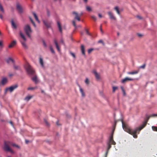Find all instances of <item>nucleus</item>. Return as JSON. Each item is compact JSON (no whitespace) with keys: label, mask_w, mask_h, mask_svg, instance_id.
I'll return each instance as SVG.
<instances>
[{"label":"nucleus","mask_w":157,"mask_h":157,"mask_svg":"<svg viewBox=\"0 0 157 157\" xmlns=\"http://www.w3.org/2000/svg\"><path fill=\"white\" fill-rule=\"evenodd\" d=\"M29 19H30V20L31 21V22H32V23L33 24V26L35 27H36V25L35 23L33 21V20H32V19L31 18V17H29Z\"/></svg>","instance_id":"32"},{"label":"nucleus","mask_w":157,"mask_h":157,"mask_svg":"<svg viewBox=\"0 0 157 157\" xmlns=\"http://www.w3.org/2000/svg\"><path fill=\"white\" fill-rule=\"evenodd\" d=\"M13 67L14 69L15 70H19L20 68V67H19L17 66H16L15 65H14L13 66Z\"/></svg>","instance_id":"33"},{"label":"nucleus","mask_w":157,"mask_h":157,"mask_svg":"<svg viewBox=\"0 0 157 157\" xmlns=\"http://www.w3.org/2000/svg\"><path fill=\"white\" fill-rule=\"evenodd\" d=\"M41 92H42V93H43V92H44V91L43 90H42V91H41Z\"/></svg>","instance_id":"64"},{"label":"nucleus","mask_w":157,"mask_h":157,"mask_svg":"<svg viewBox=\"0 0 157 157\" xmlns=\"http://www.w3.org/2000/svg\"><path fill=\"white\" fill-rule=\"evenodd\" d=\"M54 42L55 44L56 48L57 49L58 51L59 52L60 51V49L58 45V43L57 42V40L56 39H54Z\"/></svg>","instance_id":"13"},{"label":"nucleus","mask_w":157,"mask_h":157,"mask_svg":"<svg viewBox=\"0 0 157 157\" xmlns=\"http://www.w3.org/2000/svg\"><path fill=\"white\" fill-rule=\"evenodd\" d=\"M154 82L153 81H151L149 82H148V83H151V84H153L154 83Z\"/></svg>","instance_id":"55"},{"label":"nucleus","mask_w":157,"mask_h":157,"mask_svg":"<svg viewBox=\"0 0 157 157\" xmlns=\"http://www.w3.org/2000/svg\"><path fill=\"white\" fill-rule=\"evenodd\" d=\"M29 142V141L28 140H25V143H26V144H28Z\"/></svg>","instance_id":"60"},{"label":"nucleus","mask_w":157,"mask_h":157,"mask_svg":"<svg viewBox=\"0 0 157 157\" xmlns=\"http://www.w3.org/2000/svg\"><path fill=\"white\" fill-rule=\"evenodd\" d=\"M147 122V118H146L142 125L136 128L135 129H132L128 124L124 123L122 120V126L124 130L129 134L132 135L135 138H136L137 137V134H139L141 130L146 126Z\"/></svg>","instance_id":"1"},{"label":"nucleus","mask_w":157,"mask_h":157,"mask_svg":"<svg viewBox=\"0 0 157 157\" xmlns=\"http://www.w3.org/2000/svg\"><path fill=\"white\" fill-rule=\"evenodd\" d=\"M137 35L140 38H141L144 35L142 34H140L139 33H136Z\"/></svg>","instance_id":"35"},{"label":"nucleus","mask_w":157,"mask_h":157,"mask_svg":"<svg viewBox=\"0 0 157 157\" xmlns=\"http://www.w3.org/2000/svg\"><path fill=\"white\" fill-rule=\"evenodd\" d=\"M13 74H11V73H10V74H9V76L10 77H11L12 76H13Z\"/></svg>","instance_id":"54"},{"label":"nucleus","mask_w":157,"mask_h":157,"mask_svg":"<svg viewBox=\"0 0 157 157\" xmlns=\"http://www.w3.org/2000/svg\"><path fill=\"white\" fill-rule=\"evenodd\" d=\"M93 73L94 74L97 79L99 80L100 79V76L99 75L97 72L95 70H94L93 71Z\"/></svg>","instance_id":"14"},{"label":"nucleus","mask_w":157,"mask_h":157,"mask_svg":"<svg viewBox=\"0 0 157 157\" xmlns=\"http://www.w3.org/2000/svg\"><path fill=\"white\" fill-rule=\"evenodd\" d=\"M81 51L82 54L84 55H85V48L84 46L82 44L81 46Z\"/></svg>","instance_id":"16"},{"label":"nucleus","mask_w":157,"mask_h":157,"mask_svg":"<svg viewBox=\"0 0 157 157\" xmlns=\"http://www.w3.org/2000/svg\"><path fill=\"white\" fill-rule=\"evenodd\" d=\"M9 142L10 143V145H12L13 146L15 147L18 148H20V147L18 145L14 143H12L10 141H9Z\"/></svg>","instance_id":"24"},{"label":"nucleus","mask_w":157,"mask_h":157,"mask_svg":"<svg viewBox=\"0 0 157 157\" xmlns=\"http://www.w3.org/2000/svg\"><path fill=\"white\" fill-rule=\"evenodd\" d=\"M146 65L145 64H144L142 66H141L139 68H142V69H144Z\"/></svg>","instance_id":"42"},{"label":"nucleus","mask_w":157,"mask_h":157,"mask_svg":"<svg viewBox=\"0 0 157 157\" xmlns=\"http://www.w3.org/2000/svg\"><path fill=\"white\" fill-rule=\"evenodd\" d=\"M60 42L62 44H64V41L63 39H61L60 40Z\"/></svg>","instance_id":"51"},{"label":"nucleus","mask_w":157,"mask_h":157,"mask_svg":"<svg viewBox=\"0 0 157 157\" xmlns=\"http://www.w3.org/2000/svg\"><path fill=\"white\" fill-rule=\"evenodd\" d=\"M47 14L48 16H50V12L48 10H47Z\"/></svg>","instance_id":"50"},{"label":"nucleus","mask_w":157,"mask_h":157,"mask_svg":"<svg viewBox=\"0 0 157 157\" xmlns=\"http://www.w3.org/2000/svg\"><path fill=\"white\" fill-rule=\"evenodd\" d=\"M94 49L93 48H90L88 50V53H90Z\"/></svg>","instance_id":"40"},{"label":"nucleus","mask_w":157,"mask_h":157,"mask_svg":"<svg viewBox=\"0 0 157 157\" xmlns=\"http://www.w3.org/2000/svg\"><path fill=\"white\" fill-rule=\"evenodd\" d=\"M108 14L111 19H113L114 20L116 19V18L114 17L113 13L111 12H108Z\"/></svg>","instance_id":"18"},{"label":"nucleus","mask_w":157,"mask_h":157,"mask_svg":"<svg viewBox=\"0 0 157 157\" xmlns=\"http://www.w3.org/2000/svg\"><path fill=\"white\" fill-rule=\"evenodd\" d=\"M72 14L75 16V19H76L79 21H80V17L81 15H82V13H81V14H78L77 12H76L73 11L72 12Z\"/></svg>","instance_id":"6"},{"label":"nucleus","mask_w":157,"mask_h":157,"mask_svg":"<svg viewBox=\"0 0 157 157\" xmlns=\"http://www.w3.org/2000/svg\"><path fill=\"white\" fill-rule=\"evenodd\" d=\"M56 124L57 125H59V124H58V121H57V122H56Z\"/></svg>","instance_id":"63"},{"label":"nucleus","mask_w":157,"mask_h":157,"mask_svg":"<svg viewBox=\"0 0 157 157\" xmlns=\"http://www.w3.org/2000/svg\"><path fill=\"white\" fill-rule=\"evenodd\" d=\"M70 54L74 58H75V55L74 53L72 52H71Z\"/></svg>","instance_id":"48"},{"label":"nucleus","mask_w":157,"mask_h":157,"mask_svg":"<svg viewBox=\"0 0 157 157\" xmlns=\"http://www.w3.org/2000/svg\"><path fill=\"white\" fill-rule=\"evenodd\" d=\"M137 17L139 19H141L142 18L139 15L137 16Z\"/></svg>","instance_id":"53"},{"label":"nucleus","mask_w":157,"mask_h":157,"mask_svg":"<svg viewBox=\"0 0 157 157\" xmlns=\"http://www.w3.org/2000/svg\"><path fill=\"white\" fill-rule=\"evenodd\" d=\"M133 80V78L127 77L124 78L122 79L121 82L122 83H124L128 81H132Z\"/></svg>","instance_id":"9"},{"label":"nucleus","mask_w":157,"mask_h":157,"mask_svg":"<svg viewBox=\"0 0 157 157\" xmlns=\"http://www.w3.org/2000/svg\"><path fill=\"white\" fill-rule=\"evenodd\" d=\"M114 9L117 12V13L118 14L120 15V11L119 10V9H118V7L117 6L115 7L114 8Z\"/></svg>","instance_id":"27"},{"label":"nucleus","mask_w":157,"mask_h":157,"mask_svg":"<svg viewBox=\"0 0 157 157\" xmlns=\"http://www.w3.org/2000/svg\"><path fill=\"white\" fill-rule=\"evenodd\" d=\"M50 49L52 53H55L54 51L52 46L50 47Z\"/></svg>","instance_id":"44"},{"label":"nucleus","mask_w":157,"mask_h":157,"mask_svg":"<svg viewBox=\"0 0 157 157\" xmlns=\"http://www.w3.org/2000/svg\"><path fill=\"white\" fill-rule=\"evenodd\" d=\"M18 87V85L16 84L12 86L9 88H6V91L9 90L10 92L13 91L14 89L17 88Z\"/></svg>","instance_id":"8"},{"label":"nucleus","mask_w":157,"mask_h":157,"mask_svg":"<svg viewBox=\"0 0 157 157\" xmlns=\"http://www.w3.org/2000/svg\"><path fill=\"white\" fill-rule=\"evenodd\" d=\"M20 35L21 38H22L24 40V41L21 42L22 45L25 48H27V46L25 43V41H26V38H25L24 35L21 32H20Z\"/></svg>","instance_id":"5"},{"label":"nucleus","mask_w":157,"mask_h":157,"mask_svg":"<svg viewBox=\"0 0 157 157\" xmlns=\"http://www.w3.org/2000/svg\"><path fill=\"white\" fill-rule=\"evenodd\" d=\"M10 143L9 141H5L4 143V149L6 151H10L12 153H14V152L9 147Z\"/></svg>","instance_id":"3"},{"label":"nucleus","mask_w":157,"mask_h":157,"mask_svg":"<svg viewBox=\"0 0 157 157\" xmlns=\"http://www.w3.org/2000/svg\"><path fill=\"white\" fill-rule=\"evenodd\" d=\"M17 42L15 40H13L9 46V48H11L14 46L16 44Z\"/></svg>","instance_id":"15"},{"label":"nucleus","mask_w":157,"mask_h":157,"mask_svg":"<svg viewBox=\"0 0 157 157\" xmlns=\"http://www.w3.org/2000/svg\"><path fill=\"white\" fill-rule=\"evenodd\" d=\"M44 121L47 126H48L49 125V123H48V122L46 119H44Z\"/></svg>","instance_id":"46"},{"label":"nucleus","mask_w":157,"mask_h":157,"mask_svg":"<svg viewBox=\"0 0 157 157\" xmlns=\"http://www.w3.org/2000/svg\"><path fill=\"white\" fill-rule=\"evenodd\" d=\"M152 128L153 130L157 132V127L156 126H152Z\"/></svg>","instance_id":"36"},{"label":"nucleus","mask_w":157,"mask_h":157,"mask_svg":"<svg viewBox=\"0 0 157 157\" xmlns=\"http://www.w3.org/2000/svg\"><path fill=\"white\" fill-rule=\"evenodd\" d=\"M0 18L2 20H3V16L1 14H0Z\"/></svg>","instance_id":"52"},{"label":"nucleus","mask_w":157,"mask_h":157,"mask_svg":"<svg viewBox=\"0 0 157 157\" xmlns=\"http://www.w3.org/2000/svg\"><path fill=\"white\" fill-rule=\"evenodd\" d=\"M121 90H122V92L123 93V95H124L125 96L126 95V93H125V91L124 90L123 87V86H121Z\"/></svg>","instance_id":"31"},{"label":"nucleus","mask_w":157,"mask_h":157,"mask_svg":"<svg viewBox=\"0 0 157 157\" xmlns=\"http://www.w3.org/2000/svg\"><path fill=\"white\" fill-rule=\"evenodd\" d=\"M11 24L12 26V27L15 29H16L17 28V26L16 24L14 23L13 20H12L11 21Z\"/></svg>","instance_id":"21"},{"label":"nucleus","mask_w":157,"mask_h":157,"mask_svg":"<svg viewBox=\"0 0 157 157\" xmlns=\"http://www.w3.org/2000/svg\"><path fill=\"white\" fill-rule=\"evenodd\" d=\"M102 42H103V41L102 40H100L99 41V43H102Z\"/></svg>","instance_id":"62"},{"label":"nucleus","mask_w":157,"mask_h":157,"mask_svg":"<svg viewBox=\"0 0 157 157\" xmlns=\"http://www.w3.org/2000/svg\"><path fill=\"white\" fill-rule=\"evenodd\" d=\"M108 151H109V150H107L105 153V157H107L108 153Z\"/></svg>","instance_id":"49"},{"label":"nucleus","mask_w":157,"mask_h":157,"mask_svg":"<svg viewBox=\"0 0 157 157\" xmlns=\"http://www.w3.org/2000/svg\"><path fill=\"white\" fill-rule=\"evenodd\" d=\"M114 129H115L113 128V130L112 133L110 137L109 141L108 142L109 143H110L111 145L113 144V145H114L116 144V143L113 140V134L114 131Z\"/></svg>","instance_id":"7"},{"label":"nucleus","mask_w":157,"mask_h":157,"mask_svg":"<svg viewBox=\"0 0 157 157\" xmlns=\"http://www.w3.org/2000/svg\"><path fill=\"white\" fill-rule=\"evenodd\" d=\"M85 31L87 33V34H88V35H90V33H89V31L88 29H85Z\"/></svg>","instance_id":"45"},{"label":"nucleus","mask_w":157,"mask_h":157,"mask_svg":"<svg viewBox=\"0 0 157 157\" xmlns=\"http://www.w3.org/2000/svg\"><path fill=\"white\" fill-rule=\"evenodd\" d=\"M118 88L116 86H113V93L115 92V90L117 89Z\"/></svg>","instance_id":"34"},{"label":"nucleus","mask_w":157,"mask_h":157,"mask_svg":"<svg viewBox=\"0 0 157 157\" xmlns=\"http://www.w3.org/2000/svg\"><path fill=\"white\" fill-rule=\"evenodd\" d=\"M7 79L6 77H3L1 81V84L3 85L6 84L7 82Z\"/></svg>","instance_id":"12"},{"label":"nucleus","mask_w":157,"mask_h":157,"mask_svg":"<svg viewBox=\"0 0 157 157\" xmlns=\"http://www.w3.org/2000/svg\"><path fill=\"white\" fill-rule=\"evenodd\" d=\"M37 88V87L36 86L35 87H29L27 88V90H34L36 89Z\"/></svg>","instance_id":"30"},{"label":"nucleus","mask_w":157,"mask_h":157,"mask_svg":"<svg viewBox=\"0 0 157 157\" xmlns=\"http://www.w3.org/2000/svg\"><path fill=\"white\" fill-rule=\"evenodd\" d=\"M79 90L80 92L81 93L82 96V97H84L85 96V94L84 93L83 89L80 87Z\"/></svg>","instance_id":"28"},{"label":"nucleus","mask_w":157,"mask_h":157,"mask_svg":"<svg viewBox=\"0 0 157 157\" xmlns=\"http://www.w3.org/2000/svg\"><path fill=\"white\" fill-rule=\"evenodd\" d=\"M157 116V114H154L152 115L151 116H148V117H147L148 120V119H149L150 117H153V116Z\"/></svg>","instance_id":"43"},{"label":"nucleus","mask_w":157,"mask_h":157,"mask_svg":"<svg viewBox=\"0 0 157 157\" xmlns=\"http://www.w3.org/2000/svg\"><path fill=\"white\" fill-rule=\"evenodd\" d=\"M43 22L44 24L47 28H49L51 27V25L52 24V22H48L45 20H43Z\"/></svg>","instance_id":"10"},{"label":"nucleus","mask_w":157,"mask_h":157,"mask_svg":"<svg viewBox=\"0 0 157 157\" xmlns=\"http://www.w3.org/2000/svg\"><path fill=\"white\" fill-rule=\"evenodd\" d=\"M98 16L99 17L101 18L102 17V15L100 13L98 14Z\"/></svg>","instance_id":"58"},{"label":"nucleus","mask_w":157,"mask_h":157,"mask_svg":"<svg viewBox=\"0 0 157 157\" xmlns=\"http://www.w3.org/2000/svg\"><path fill=\"white\" fill-rule=\"evenodd\" d=\"M0 10L3 13L4 12V9L3 8V7H2V5L0 3Z\"/></svg>","instance_id":"38"},{"label":"nucleus","mask_w":157,"mask_h":157,"mask_svg":"<svg viewBox=\"0 0 157 157\" xmlns=\"http://www.w3.org/2000/svg\"><path fill=\"white\" fill-rule=\"evenodd\" d=\"M33 97V96H26L25 98V100L29 101V100H30L32 97Z\"/></svg>","instance_id":"25"},{"label":"nucleus","mask_w":157,"mask_h":157,"mask_svg":"<svg viewBox=\"0 0 157 157\" xmlns=\"http://www.w3.org/2000/svg\"><path fill=\"white\" fill-rule=\"evenodd\" d=\"M16 7L17 9L18 10L19 13H22L23 12V10L22 9L21 6L18 3H17L16 5Z\"/></svg>","instance_id":"11"},{"label":"nucleus","mask_w":157,"mask_h":157,"mask_svg":"<svg viewBox=\"0 0 157 157\" xmlns=\"http://www.w3.org/2000/svg\"><path fill=\"white\" fill-rule=\"evenodd\" d=\"M25 68L27 73L31 75H33L35 73V71L31 66L27 63L25 66Z\"/></svg>","instance_id":"2"},{"label":"nucleus","mask_w":157,"mask_h":157,"mask_svg":"<svg viewBox=\"0 0 157 157\" xmlns=\"http://www.w3.org/2000/svg\"><path fill=\"white\" fill-rule=\"evenodd\" d=\"M57 25L59 31L61 33H62V29L60 23L58 21L57 22Z\"/></svg>","instance_id":"17"},{"label":"nucleus","mask_w":157,"mask_h":157,"mask_svg":"<svg viewBox=\"0 0 157 157\" xmlns=\"http://www.w3.org/2000/svg\"><path fill=\"white\" fill-rule=\"evenodd\" d=\"M84 2L85 3H87L88 1V0H83Z\"/></svg>","instance_id":"61"},{"label":"nucleus","mask_w":157,"mask_h":157,"mask_svg":"<svg viewBox=\"0 0 157 157\" xmlns=\"http://www.w3.org/2000/svg\"><path fill=\"white\" fill-rule=\"evenodd\" d=\"M33 15L35 19L38 22H39V21L38 20V17L36 15V14L34 12H33Z\"/></svg>","instance_id":"29"},{"label":"nucleus","mask_w":157,"mask_h":157,"mask_svg":"<svg viewBox=\"0 0 157 157\" xmlns=\"http://www.w3.org/2000/svg\"><path fill=\"white\" fill-rule=\"evenodd\" d=\"M43 43L45 47H46L47 46V45H46V44L45 42L44 41H43Z\"/></svg>","instance_id":"57"},{"label":"nucleus","mask_w":157,"mask_h":157,"mask_svg":"<svg viewBox=\"0 0 157 157\" xmlns=\"http://www.w3.org/2000/svg\"><path fill=\"white\" fill-rule=\"evenodd\" d=\"M2 46V44L1 41H0V46Z\"/></svg>","instance_id":"59"},{"label":"nucleus","mask_w":157,"mask_h":157,"mask_svg":"<svg viewBox=\"0 0 157 157\" xmlns=\"http://www.w3.org/2000/svg\"><path fill=\"white\" fill-rule=\"evenodd\" d=\"M24 30L26 35L30 38V33L32 32V30L29 25L28 24L25 25L24 27Z\"/></svg>","instance_id":"4"},{"label":"nucleus","mask_w":157,"mask_h":157,"mask_svg":"<svg viewBox=\"0 0 157 157\" xmlns=\"http://www.w3.org/2000/svg\"><path fill=\"white\" fill-rule=\"evenodd\" d=\"M32 79L35 83H37L38 82V81L36 76H34L32 78Z\"/></svg>","instance_id":"23"},{"label":"nucleus","mask_w":157,"mask_h":157,"mask_svg":"<svg viewBox=\"0 0 157 157\" xmlns=\"http://www.w3.org/2000/svg\"><path fill=\"white\" fill-rule=\"evenodd\" d=\"M85 82L87 84H88L89 83V81L87 78L86 79L85 81Z\"/></svg>","instance_id":"47"},{"label":"nucleus","mask_w":157,"mask_h":157,"mask_svg":"<svg viewBox=\"0 0 157 157\" xmlns=\"http://www.w3.org/2000/svg\"><path fill=\"white\" fill-rule=\"evenodd\" d=\"M6 61L7 63H9L10 61H11L13 63L14 62L12 58L10 57L8 58V59H7Z\"/></svg>","instance_id":"22"},{"label":"nucleus","mask_w":157,"mask_h":157,"mask_svg":"<svg viewBox=\"0 0 157 157\" xmlns=\"http://www.w3.org/2000/svg\"><path fill=\"white\" fill-rule=\"evenodd\" d=\"M139 72V70H137L132 72H128L127 73V74L129 75H134L137 74Z\"/></svg>","instance_id":"19"},{"label":"nucleus","mask_w":157,"mask_h":157,"mask_svg":"<svg viewBox=\"0 0 157 157\" xmlns=\"http://www.w3.org/2000/svg\"><path fill=\"white\" fill-rule=\"evenodd\" d=\"M100 30L101 32H103V31L102 29V26H101V25L100 26Z\"/></svg>","instance_id":"56"},{"label":"nucleus","mask_w":157,"mask_h":157,"mask_svg":"<svg viewBox=\"0 0 157 157\" xmlns=\"http://www.w3.org/2000/svg\"><path fill=\"white\" fill-rule=\"evenodd\" d=\"M72 24L73 26L75 27V28H77V26L75 24V20H73L72 21Z\"/></svg>","instance_id":"37"},{"label":"nucleus","mask_w":157,"mask_h":157,"mask_svg":"<svg viewBox=\"0 0 157 157\" xmlns=\"http://www.w3.org/2000/svg\"><path fill=\"white\" fill-rule=\"evenodd\" d=\"M108 147L107 150H109L110 148L111 147V144L109 143H108Z\"/></svg>","instance_id":"39"},{"label":"nucleus","mask_w":157,"mask_h":157,"mask_svg":"<svg viewBox=\"0 0 157 157\" xmlns=\"http://www.w3.org/2000/svg\"><path fill=\"white\" fill-rule=\"evenodd\" d=\"M86 9L88 12H90L92 11V9L90 6H86Z\"/></svg>","instance_id":"26"},{"label":"nucleus","mask_w":157,"mask_h":157,"mask_svg":"<svg viewBox=\"0 0 157 157\" xmlns=\"http://www.w3.org/2000/svg\"><path fill=\"white\" fill-rule=\"evenodd\" d=\"M39 63L42 67H44L43 59L41 57H40L39 58Z\"/></svg>","instance_id":"20"},{"label":"nucleus","mask_w":157,"mask_h":157,"mask_svg":"<svg viewBox=\"0 0 157 157\" xmlns=\"http://www.w3.org/2000/svg\"><path fill=\"white\" fill-rule=\"evenodd\" d=\"M91 18L95 21L97 20L96 17L94 16H92L91 17Z\"/></svg>","instance_id":"41"}]
</instances>
